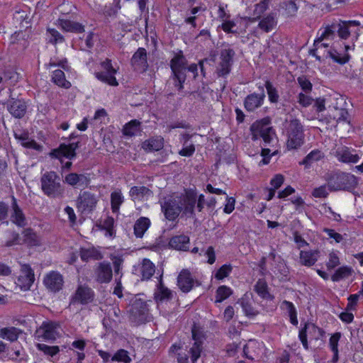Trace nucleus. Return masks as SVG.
<instances>
[{
  "instance_id": "obj_34",
  "label": "nucleus",
  "mask_w": 363,
  "mask_h": 363,
  "mask_svg": "<svg viewBox=\"0 0 363 363\" xmlns=\"http://www.w3.org/2000/svg\"><path fill=\"white\" fill-rule=\"evenodd\" d=\"M255 291L262 298L273 300L274 296L269 292L268 285L265 280L259 279L254 286Z\"/></svg>"
},
{
  "instance_id": "obj_14",
  "label": "nucleus",
  "mask_w": 363,
  "mask_h": 363,
  "mask_svg": "<svg viewBox=\"0 0 363 363\" xmlns=\"http://www.w3.org/2000/svg\"><path fill=\"white\" fill-rule=\"evenodd\" d=\"M35 281V275L33 269L28 264L21 265V273L15 281V284L22 291H28Z\"/></svg>"
},
{
  "instance_id": "obj_38",
  "label": "nucleus",
  "mask_w": 363,
  "mask_h": 363,
  "mask_svg": "<svg viewBox=\"0 0 363 363\" xmlns=\"http://www.w3.org/2000/svg\"><path fill=\"white\" fill-rule=\"evenodd\" d=\"M277 20L272 13L263 18L259 23L258 27L266 33L272 30L277 26Z\"/></svg>"
},
{
  "instance_id": "obj_1",
  "label": "nucleus",
  "mask_w": 363,
  "mask_h": 363,
  "mask_svg": "<svg viewBox=\"0 0 363 363\" xmlns=\"http://www.w3.org/2000/svg\"><path fill=\"white\" fill-rule=\"evenodd\" d=\"M41 190L43 193L51 199L62 198L65 194V186L62 179L55 171L44 173L40 177Z\"/></svg>"
},
{
  "instance_id": "obj_57",
  "label": "nucleus",
  "mask_w": 363,
  "mask_h": 363,
  "mask_svg": "<svg viewBox=\"0 0 363 363\" xmlns=\"http://www.w3.org/2000/svg\"><path fill=\"white\" fill-rule=\"evenodd\" d=\"M47 31L51 35L52 38L50 39L49 42L53 45H55L59 43L65 42V39L64 36L60 33L55 28H48Z\"/></svg>"
},
{
  "instance_id": "obj_42",
  "label": "nucleus",
  "mask_w": 363,
  "mask_h": 363,
  "mask_svg": "<svg viewBox=\"0 0 363 363\" xmlns=\"http://www.w3.org/2000/svg\"><path fill=\"white\" fill-rule=\"evenodd\" d=\"M124 198L121 191H113L111 194V206L112 212L117 213L119 212L121 205L123 203Z\"/></svg>"
},
{
  "instance_id": "obj_22",
  "label": "nucleus",
  "mask_w": 363,
  "mask_h": 363,
  "mask_svg": "<svg viewBox=\"0 0 363 363\" xmlns=\"http://www.w3.org/2000/svg\"><path fill=\"white\" fill-rule=\"evenodd\" d=\"M194 284V280L188 269H182L177 277V286L184 293L189 292Z\"/></svg>"
},
{
  "instance_id": "obj_52",
  "label": "nucleus",
  "mask_w": 363,
  "mask_h": 363,
  "mask_svg": "<svg viewBox=\"0 0 363 363\" xmlns=\"http://www.w3.org/2000/svg\"><path fill=\"white\" fill-rule=\"evenodd\" d=\"M306 328L309 333L312 335L315 340H318L325 335V331L313 323H306Z\"/></svg>"
},
{
  "instance_id": "obj_35",
  "label": "nucleus",
  "mask_w": 363,
  "mask_h": 363,
  "mask_svg": "<svg viewBox=\"0 0 363 363\" xmlns=\"http://www.w3.org/2000/svg\"><path fill=\"white\" fill-rule=\"evenodd\" d=\"M51 81L57 86L69 89L71 87V83L65 78V72L61 69H55L52 72Z\"/></svg>"
},
{
  "instance_id": "obj_60",
  "label": "nucleus",
  "mask_w": 363,
  "mask_h": 363,
  "mask_svg": "<svg viewBox=\"0 0 363 363\" xmlns=\"http://www.w3.org/2000/svg\"><path fill=\"white\" fill-rule=\"evenodd\" d=\"M335 108V113L333 114V117L337 120V122L340 121H347L349 123L348 116L349 113L346 108Z\"/></svg>"
},
{
  "instance_id": "obj_8",
  "label": "nucleus",
  "mask_w": 363,
  "mask_h": 363,
  "mask_svg": "<svg viewBox=\"0 0 363 363\" xmlns=\"http://www.w3.org/2000/svg\"><path fill=\"white\" fill-rule=\"evenodd\" d=\"M98 201L94 194L88 191H81L76 200V207L82 214H91L95 211Z\"/></svg>"
},
{
  "instance_id": "obj_59",
  "label": "nucleus",
  "mask_w": 363,
  "mask_h": 363,
  "mask_svg": "<svg viewBox=\"0 0 363 363\" xmlns=\"http://www.w3.org/2000/svg\"><path fill=\"white\" fill-rule=\"evenodd\" d=\"M297 82L302 90L306 93H310L312 90L313 85L311 82L305 76H301L297 78Z\"/></svg>"
},
{
  "instance_id": "obj_3",
  "label": "nucleus",
  "mask_w": 363,
  "mask_h": 363,
  "mask_svg": "<svg viewBox=\"0 0 363 363\" xmlns=\"http://www.w3.org/2000/svg\"><path fill=\"white\" fill-rule=\"evenodd\" d=\"M325 180L330 191L350 190L357 185L356 177L350 173H329L325 175Z\"/></svg>"
},
{
  "instance_id": "obj_6",
  "label": "nucleus",
  "mask_w": 363,
  "mask_h": 363,
  "mask_svg": "<svg viewBox=\"0 0 363 363\" xmlns=\"http://www.w3.org/2000/svg\"><path fill=\"white\" fill-rule=\"evenodd\" d=\"M181 202L179 195L164 197L162 201H160L162 212L166 219L169 221H174L179 217V214L182 213Z\"/></svg>"
},
{
  "instance_id": "obj_63",
  "label": "nucleus",
  "mask_w": 363,
  "mask_h": 363,
  "mask_svg": "<svg viewBox=\"0 0 363 363\" xmlns=\"http://www.w3.org/2000/svg\"><path fill=\"white\" fill-rule=\"evenodd\" d=\"M327 184L315 188L312 191V196L315 198H326L328 196Z\"/></svg>"
},
{
  "instance_id": "obj_37",
  "label": "nucleus",
  "mask_w": 363,
  "mask_h": 363,
  "mask_svg": "<svg viewBox=\"0 0 363 363\" xmlns=\"http://www.w3.org/2000/svg\"><path fill=\"white\" fill-rule=\"evenodd\" d=\"M335 23L325 28L320 35L314 40V46L317 47L319 43L325 40H333L336 35V29H334Z\"/></svg>"
},
{
  "instance_id": "obj_2",
  "label": "nucleus",
  "mask_w": 363,
  "mask_h": 363,
  "mask_svg": "<svg viewBox=\"0 0 363 363\" xmlns=\"http://www.w3.org/2000/svg\"><path fill=\"white\" fill-rule=\"evenodd\" d=\"M284 131L287 137L286 147L289 150H296L304 143L305 135L303 126L301 121L296 118L286 119Z\"/></svg>"
},
{
  "instance_id": "obj_44",
  "label": "nucleus",
  "mask_w": 363,
  "mask_h": 363,
  "mask_svg": "<svg viewBox=\"0 0 363 363\" xmlns=\"http://www.w3.org/2000/svg\"><path fill=\"white\" fill-rule=\"evenodd\" d=\"M323 157V153L318 150H315L308 154L300 164L310 167L314 162L318 161Z\"/></svg>"
},
{
  "instance_id": "obj_20",
  "label": "nucleus",
  "mask_w": 363,
  "mask_h": 363,
  "mask_svg": "<svg viewBox=\"0 0 363 363\" xmlns=\"http://www.w3.org/2000/svg\"><path fill=\"white\" fill-rule=\"evenodd\" d=\"M177 60H182V62H183V67L180 68L182 72L184 74H186V72L188 71L189 72L192 73L193 78L196 79V77H198V65L192 63L189 65L188 60L184 55L183 52L182 50H179L177 53H175L174 56L170 60L169 65L173 66L174 62H177Z\"/></svg>"
},
{
  "instance_id": "obj_17",
  "label": "nucleus",
  "mask_w": 363,
  "mask_h": 363,
  "mask_svg": "<svg viewBox=\"0 0 363 363\" xmlns=\"http://www.w3.org/2000/svg\"><path fill=\"white\" fill-rule=\"evenodd\" d=\"M43 284L50 291L57 293L62 289L64 278L60 272L51 271L44 277Z\"/></svg>"
},
{
  "instance_id": "obj_43",
  "label": "nucleus",
  "mask_w": 363,
  "mask_h": 363,
  "mask_svg": "<svg viewBox=\"0 0 363 363\" xmlns=\"http://www.w3.org/2000/svg\"><path fill=\"white\" fill-rule=\"evenodd\" d=\"M237 303L241 306L247 316L254 317L258 314V311L253 308L251 302L246 297H242Z\"/></svg>"
},
{
  "instance_id": "obj_28",
  "label": "nucleus",
  "mask_w": 363,
  "mask_h": 363,
  "mask_svg": "<svg viewBox=\"0 0 363 363\" xmlns=\"http://www.w3.org/2000/svg\"><path fill=\"white\" fill-rule=\"evenodd\" d=\"M164 147V139L161 136L152 137L142 143V148L146 152L159 151Z\"/></svg>"
},
{
  "instance_id": "obj_9",
  "label": "nucleus",
  "mask_w": 363,
  "mask_h": 363,
  "mask_svg": "<svg viewBox=\"0 0 363 363\" xmlns=\"http://www.w3.org/2000/svg\"><path fill=\"white\" fill-rule=\"evenodd\" d=\"M191 335L194 342L190 347L189 352L191 354V363H196L197 360L201 357L205 335L203 328L195 323H194L191 327Z\"/></svg>"
},
{
  "instance_id": "obj_7",
  "label": "nucleus",
  "mask_w": 363,
  "mask_h": 363,
  "mask_svg": "<svg viewBox=\"0 0 363 363\" xmlns=\"http://www.w3.org/2000/svg\"><path fill=\"white\" fill-rule=\"evenodd\" d=\"M81 146L80 142H67L60 143V145L54 149H52L49 152V156L52 159L58 160L61 164L63 163V158L69 160H74L77 157V150Z\"/></svg>"
},
{
  "instance_id": "obj_47",
  "label": "nucleus",
  "mask_w": 363,
  "mask_h": 363,
  "mask_svg": "<svg viewBox=\"0 0 363 363\" xmlns=\"http://www.w3.org/2000/svg\"><path fill=\"white\" fill-rule=\"evenodd\" d=\"M114 219L111 216H108L104 221L103 223L99 226L101 230H105L106 235L113 237L115 235L114 228Z\"/></svg>"
},
{
  "instance_id": "obj_11",
  "label": "nucleus",
  "mask_w": 363,
  "mask_h": 363,
  "mask_svg": "<svg viewBox=\"0 0 363 363\" xmlns=\"http://www.w3.org/2000/svg\"><path fill=\"white\" fill-rule=\"evenodd\" d=\"M182 200V216L192 218L194 217V209L197 200V194L193 189H186L184 194L179 195Z\"/></svg>"
},
{
  "instance_id": "obj_56",
  "label": "nucleus",
  "mask_w": 363,
  "mask_h": 363,
  "mask_svg": "<svg viewBox=\"0 0 363 363\" xmlns=\"http://www.w3.org/2000/svg\"><path fill=\"white\" fill-rule=\"evenodd\" d=\"M9 358L13 360H18V362H26L28 359L26 355L24 354L23 350H13L11 349L9 352Z\"/></svg>"
},
{
  "instance_id": "obj_13",
  "label": "nucleus",
  "mask_w": 363,
  "mask_h": 363,
  "mask_svg": "<svg viewBox=\"0 0 363 363\" xmlns=\"http://www.w3.org/2000/svg\"><path fill=\"white\" fill-rule=\"evenodd\" d=\"M5 104L7 111L15 118H23L27 112V103L23 99L14 98L11 95Z\"/></svg>"
},
{
  "instance_id": "obj_54",
  "label": "nucleus",
  "mask_w": 363,
  "mask_h": 363,
  "mask_svg": "<svg viewBox=\"0 0 363 363\" xmlns=\"http://www.w3.org/2000/svg\"><path fill=\"white\" fill-rule=\"evenodd\" d=\"M203 250L202 255L207 258L206 262L213 264L216 261V254L214 248L212 246H202Z\"/></svg>"
},
{
  "instance_id": "obj_5",
  "label": "nucleus",
  "mask_w": 363,
  "mask_h": 363,
  "mask_svg": "<svg viewBox=\"0 0 363 363\" xmlns=\"http://www.w3.org/2000/svg\"><path fill=\"white\" fill-rule=\"evenodd\" d=\"M129 320L136 325H140L150 321L151 317L148 304L146 301L136 298L130 305Z\"/></svg>"
},
{
  "instance_id": "obj_45",
  "label": "nucleus",
  "mask_w": 363,
  "mask_h": 363,
  "mask_svg": "<svg viewBox=\"0 0 363 363\" xmlns=\"http://www.w3.org/2000/svg\"><path fill=\"white\" fill-rule=\"evenodd\" d=\"M269 0H263L260 3L255 5V9L254 10V16L255 17L249 18V21L251 22H255L258 19L260 18L261 16L267 11L268 9Z\"/></svg>"
},
{
  "instance_id": "obj_24",
  "label": "nucleus",
  "mask_w": 363,
  "mask_h": 363,
  "mask_svg": "<svg viewBox=\"0 0 363 363\" xmlns=\"http://www.w3.org/2000/svg\"><path fill=\"white\" fill-rule=\"evenodd\" d=\"M182 60H177L174 62L172 65H170V68L173 74V79H174V86L177 88L178 91H182L184 89V84L186 79V74H184L180 69L183 67Z\"/></svg>"
},
{
  "instance_id": "obj_10",
  "label": "nucleus",
  "mask_w": 363,
  "mask_h": 363,
  "mask_svg": "<svg viewBox=\"0 0 363 363\" xmlns=\"http://www.w3.org/2000/svg\"><path fill=\"white\" fill-rule=\"evenodd\" d=\"M103 71L95 72L96 78L101 82L107 84L110 86H117L118 82L115 77L117 73V69H115L111 62V60L106 58L104 61L100 63Z\"/></svg>"
},
{
  "instance_id": "obj_53",
  "label": "nucleus",
  "mask_w": 363,
  "mask_h": 363,
  "mask_svg": "<svg viewBox=\"0 0 363 363\" xmlns=\"http://www.w3.org/2000/svg\"><path fill=\"white\" fill-rule=\"evenodd\" d=\"M112 361L123 362L124 363H130L131 358L128 355L127 350L121 349L118 350L111 358Z\"/></svg>"
},
{
  "instance_id": "obj_48",
  "label": "nucleus",
  "mask_w": 363,
  "mask_h": 363,
  "mask_svg": "<svg viewBox=\"0 0 363 363\" xmlns=\"http://www.w3.org/2000/svg\"><path fill=\"white\" fill-rule=\"evenodd\" d=\"M265 87L268 94L269 100L272 104H277L279 99V95L277 89L272 85L269 81L265 83Z\"/></svg>"
},
{
  "instance_id": "obj_36",
  "label": "nucleus",
  "mask_w": 363,
  "mask_h": 363,
  "mask_svg": "<svg viewBox=\"0 0 363 363\" xmlns=\"http://www.w3.org/2000/svg\"><path fill=\"white\" fill-rule=\"evenodd\" d=\"M155 272V264L149 259L145 258L143 260L142 266L140 267V274L142 279H150Z\"/></svg>"
},
{
  "instance_id": "obj_31",
  "label": "nucleus",
  "mask_w": 363,
  "mask_h": 363,
  "mask_svg": "<svg viewBox=\"0 0 363 363\" xmlns=\"http://www.w3.org/2000/svg\"><path fill=\"white\" fill-rule=\"evenodd\" d=\"M122 131L125 136H135L142 131L141 123L136 119L131 120L124 125Z\"/></svg>"
},
{
  "instance_id": "obj_55",
  "label": "nucleus",
  "mask_w": 363,
  "mask_h": 363,
  "mask_svg": "<svg viewBox=\"0 0 363 363\" xmlns=\"http://www.w3.org/2000/svg\"><path fill=\"white\" fill-rule=\"evenodd\" d=\"M221 62H220V68L218 69V74L219 76H225L227 74V50L223 49L220 52Z\"/></svg>"
},
{
  "instance_id": "obj_23",
  "label": "nucleus",
  "mask_w": 363,
  "mask_h": 363,
  "mask_svg": "<svg viewBox=\"0 0 363 363\" xmlns=\"http://www.w3.org/2000/svg\"><path fill=\"white\" fill-rule=\"evenodd\" d=\"M96 274L99 283H109L113 277L111 264L107 262H100L96 269Z\"/></svg>"
},
{
  "instance_id": "obj_50",
  "label": "nucleus",
  "mask_w": 363,
  "mask_h": 363,
  "mask_svg": "<svg viewBox=\"0 0 363 363\" xmlns=\"http://www.w3.org/2000/svg\"><path fill=\"white\" fill-rule=\"evenodd\" d=\"M352 269L348 267H341L338 268L334 274L332 276L331 279L333 281H339L346 277H348L351 274Z\"/></svg>"
},
{
  "instance_id": "obj_29",
  "label": "nucleus",
  "mask_w": 363,
  "mask_h": 363,
  "mask_svg": "<svg viewBox=\"0 0 363 363\" xmlns=\"http://www.w3.org/2000/svg\"><path fill=\"white\" fill-rule=\"evenodd\" d=\"M79 256L81 259L86 262L89 260H100L103 258L101 252L94 247L89 248L81 247Z\"/></svg>"
},
{
  "instance_id": "obj_32",
  "label": "nucleus",
  "mask_w": 363,
  "mask_h": 363,
  "mask_svg": "<svg viewBox=\"0 0 363 363\" xmlns=\"http://www.w3.org/2000/svg\"><path fill=\"white\" fill-rule=\"evenodd\" d=\"M318 255V250L301 251L300 262L302 265L311 267L317 262Z\"/></svg>"
},
{
  "instance_id": "obj_64",
  "label": "nucleus",
  "mask_w": 363,
  "mask_h": 363,
  "mask_svg": "<svg viewBox=\"0 0 363 363\" xmlns=\"http://www.w3.org/2000/svg\"><path fill=\"white\" fill-rule=\"evenodd\" d=\"M277 271L274 270V273L280 279H283L284 277H287L289 274V269L286 267V264L284 262H279L277 266L276 267Z\"/></svg>"
},
{
  "instance_id": "obj_51",
  "label": "nucleus",
  "mask_w": 363,
  "mask_h": 363,
  "mask_svg": "<svg viewBox=\"0 0 363 363\" xmlns=\"http://www.w3.org/2000/svg\"><path fill=\"white\" fill-rule=\"evenodd\" d=\"M333 28L336 29L338 36L342 39H347L350 35L349 26L347 22L335 23V27Z\"/></svg>"
},
{
  "instance_id": "obj_41",
  "label": "nucleus",
  "mask_w": 363,
  "mask_h": 363,
  "mask_svg": "<svg viewBox=\"0 0 363 363\" xmlns=\"http://www.w3.org/2000/svg\"><path fill=\"white\" fill-rule=\"evenodd\" d=\"M281 307L282 309L287 311L290 318V322L294 325H298L297 313L294 305L288 301H284L281 303Z\"/></svg>"
},
{
  "instance_id": "obj_49",
  "label": "nucleus",
  "mask_w": 363,
  "mask_h": 363,
  "mask_svg": "<svg viewBox=\"0 0 363 363\" xmlns=\"http://www.w3.org/2000/svg\"><path fill=\"white\" fill-rule=\"evenodd\" d=\"M1 336L11 342L16 341L18 337V329L14 327L3 328L1 330Z\"/></svg>"
},
{
  "instance_id": "obj_58",
  "label": "nucleus",
  "mask_w": 363,
  "mask_h": 363,
  "mask_svg": "<svg viewBox=\"0 0 363 363\" xmlns=\"http://www.w3.org/2000/svg\"><path fill=\"white\" fill-rule=\"evenodd\" d=\"M227 298V286L223 285L218 288L215 296V303L219 304Z\"/></svg>"
},
{
  "instance_id": "obj_40",
  "label": "nucleus",
  "mask_w": 363,
  "mask_h": 363,
  "mask_svg": "<svg viewBox=\"0 0 363 363\" xmlns=\"http://www.w3.org/2000/svg\"><path fill=\"white\" fill-rule=\"evenodd\" d=\"M328 55L335 62L340 65H345L350 60V55L348 53H342L333 48L328 52Z\"/></svg>"
},
{
  "instance_id": "obj_18",
  "label": "nucleus",
  "mask_w": 363,
  "mask_h": 363,
  "mask_svg": "<svg viewBox=\"0 0 363 363\" xmlns=\"http://www.w3.org/2000/svg\"><path fill=\"white\" fill-rule=\"evenodd\" d=\"M259 89H261L259 94H250L245 99L244 106L247 111H254L263 104L265 94L263 87H259Z\"/></svg>"
},
{
  "instance_id": "obj_16",
  "label": "nucleus",
  "mask_w": 363,
  "mask_h": 363,
  "mask_svg": "<svg viewBox=\"0 0 363 363\" xmlns=\"http://www.w3.org/2000/svg\"><path fill=\"white\" fill-rule=\"evenodd\" d=\"M58 325L54 322H43L41 326L38 328L35 333V337L40 340V338L45 340H55L57 337Z\"/></svg>"
},
{
  "instance_id": "obj_61",
  "label": "nucleus",
  "mask_w": 363,
  "mask_h": 363,
  "mask_svg": "<svg viewBox=\"0 0 363 363\" xmlns=\"http://www.w3.org/2000/svg\"><path fill=\"white\" fill-rule=\"evenodd\" d=\"M195 152V146L193 143L183 144V148L179 151V155L183 157H191Z\"/></svg>"
},
{
  "instance_id": "obj_39",
  "label": "nucleus",
  "mask_w": 363,
  "mask_h": 363,
  "mask_svg": "<svg viewBox=\"0 0 363 363\" xmlns=\"http://www.w3.org/2000/svg\"><path fill=\"white\" fill-rule=\"evenodd\" d=\"M152 194L147 187L134 186L130 188L129 194L133 199L142 200L145 196H149Z\"/></svg>"
},
{
  "instance_id": "obj_27",
  "label": "nucleus",
  "mask_w": 363,
  "mask_h": 363,
  "mask_svg": "<svg viewBox=\"0 0 363 363\" xmlns=\"http://www.w3.org/2000/svg\"><path fill=\"white\" fill-rule=\"evenodd\" d=\"M336 157L339 161L345 163H356L359 158L358 155L354 153V150H351L347 147L337 150Z\"/></svg>"
},
{
  "instance_id": "obj_15",
  "label": "nucleus",
  "mask_w": 363,
  "mask_h": 363,
  "mask_svg": "<svg viewBox=\"0 0 363 363\" xmlns=\"http://www.w3.org/2000/svg\"><path fill=\"white\" fill-rule=\"evenodd\" d=\"M130 65L138 72L144 73L147 71L149 68L147 52L144 48H139L135 52L130 59Z\"/></svg>"
},
{
  "instance_id": "obj_62",
  "label": "nucleus",
  "mask_w": 363,
  "mask_h": 363,
  "mask_svg": "<svg viewBox=\"0 0 363 363\" xmlns=\"http://www.w3.org/2000/svg\"><path fill=\"white\" fill-rule=\"evenodd\" d=\"M9 233L10 234L11 238L5 242L4 245L6 247H12L16 245L21 244V242H20L21 238H20L19 234L17 232L9 231Z\"/></svg>"
},
{
  "instance_id": "obj_33",
  "label": "nucleus",
  "mask_w": 363,
  "mask_h": 363,
  "mask_svg": "<svg viewBox=\"0 0 363 363\" xmlns=\"http://www.w3.org/2000/svg\"><path fill=\"white\" fill-rule=\"evenodd\" d=\"M22 234L23 235V242L30 247L39 246L40 239L37 233L31 228H25Z\"/></svg>"
},
{
  "instance_id": "obj_19",
  "label": "nucleus",
  "mask_w": 363,
  "mask_h": 363,
  "mask_svg": "<svg viewBox=\"0 0 363 363\" xmlns=\"http://www.w3.org/2000/svg\"><path fill=\"white\" fill-rule=\"evenodd\" d=\"M174 294L164 285L162 279L160 278L154 293V299L157 304L166 303L170 301L174 298Z\"/></svg>"
},
{
  "instance_id": "obj_4",
  "label": "nucleus",
  "mask_w": 363,
  "mask_h": 363,
  "mask_svg": "<svg viewBox=\"0 0 363 363\" xmlns=\"http://www.w3.org/2000/svg\"><path fill=\"white\" fill-rule=\"evenodd\" d=\"M250 130L252 140L256 141L262 138L264 145H270L276 136L275 130L270 126V119L269 118L253 123Z\"/></svg>"
},
{
  "instance_id": "obj_21",
  "label": "nucleus",
  "mask_w": 363,
  "mask_h": 363,
  "mask_svg": "<svg viewBox=\"0 0 363 363\" xmlns=\"http://www.w3.org/2000/svg\"><path fill=\"white\" fill-rule=\"evenodd\" d=\"M12 212L11 213V221L18 227L24 228L27 225V220L22 209L17 203L16 199L12 196Z\"/></svg>"
},
{
  "instance_id": "obj_12",
  "label": "nucleus",
  "mask_w": 363,
  "mask_h": 363,
  "mask_svg": "<svg viewBox=\"0 0 363 363\" xmlns=\"http://www.w3.org/2000/svg\"><path fill=\"white\" fill-rule=\"evenodd\" d=\"M95 293L91 288L86 284H80L70 298V305L82 304L87 305L94 301Z\"/></svg>"
},
{
  "instance_id": "obj_30",
  "label": "nucleus",
  "mask_w": 363,
  "mask_h": 363,
  "mask_svg": "<svg viewBox=\"0 0 363 363\" xmlns=\"http://www.w3.org/2000/svg\"><path fill=\"white\" fill-rule=\"evenodd\" d=\"M150 226V220L147 217H140L135 223L133 226L134 235L138 238H142L145 233Z\"/></svg>"
},
{
  "instance_id": "obj_25",
  "label": "nucleus",
  "mask_w": 363,
  "mask_h": 363,
  "mask_svg": "<svg viewBox=\"0 0 363 363\" xmlns=\"http://www.w3.org/2000/svg\"><path fill=\"white\" fill-rule=\"evenodd\" d=\"M57 25L65 32L82 33L85 31L84 25L69 19L59 18L57 20Z\"/></svg>"
},
{
  "instance_id": "obj_46",
  "label": "nucleus",
  "mask_w": 363,
  "mask_h": 363,
  "mask_svg": "<svg viewBox=\"0 0 363 363\" xmlns=\"http://www.w3.org/2000/svg\"><path fill=\"white\" fill-rule=\"evenodd\" d=\"M36 347L39 351H41L44 354L54 357L60 352V347L58 346H50L43 343H38Z\"/></svg>"
},
{
  "instance_id": "obj_26",
  "label": "nucleus",
  "mask_w": 363,
  "mask_h": 363,
  "mask_svg": "<svg viewBox=\"0 0 363 363\" xmlns=\"http://www.w3.org/2000/svg\"><path fill=\"white\" fill-rule=\"evenodd\" d=\"M190 238L185 235L173 236L169 241V247L172 249L179 251L189 250Z\"/></svg>"
}]
</instances>
